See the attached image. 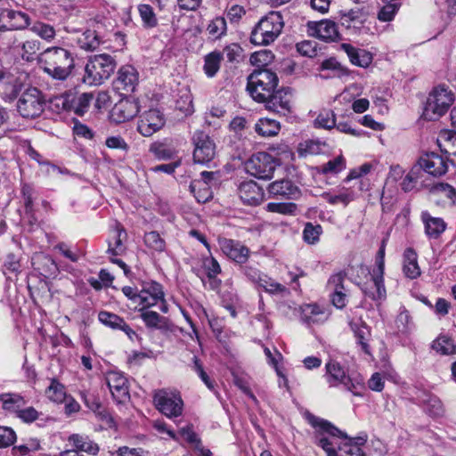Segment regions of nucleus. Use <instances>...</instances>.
<instances>
[{
  "instance_id": "obj_26",
  "label": "nucleus",
  "mask_w": 456,
  "mask_h": 456,
  "mask_svg": "<svg viewBox=\"0 0 456 456\" xmlns=\"http://www.w3.org/2000/svg\"><path fill=\"white\" fill-rule=\"evenodd\" d=\"M102 23L97 22L95 29H87L78 35L76 42L77 46L86 52H94L103 42V35L100 31Z\"/></svg>"
},
{
  "instance_id": "obj_33",
  "label": "nucleus",
  "mask_w": 456,
  "mask_h": 456,
  "mask_svg": "<svg viewBox=\"0 0 456 456\" xmlns=\"http://www.w3.org/2000/svg\"><path fill=\"white\" fill-rule=\"evenodd\" d=\"M341 48L347 54L350 61L359 67H368L372 61V55L364 49H358L349 44H342Z\"/></svg>"
},
{
  "instance_id": "obj_57",
  "label": "nucleus",
  "mask_w": 456,
  "mask_h": 456,
  "mask_svg": "<svg viewBox=\"0 0 456 456\" xmlns=\"http://www.w3.org/2000/svg\"><path fill=\"white\" fill-rule=\"evenodd\" d=\"M346 278L345 273H338L330 276L328 281V289L332 292L343 291L346 292V289L344 285V280Z\"/></svg>"
},
{
  "instance_id": "obj_53",
  "label": "nucleus",
  "mask_w": 456,
  "mask_h": 456,
  "mask_svg": "<svg viewBox=\"0 0 456 456\" xmlns=\"http://www.w3.org/2000/svg\"><path fill=\"white\" fill-rule=\"evenodd\" d=\"M297 209V204L293 202L288 203H268L267 210L273 213H279L282 215H296Z\"/></svg>"
},
{
  "instance_id": "obj_41",
  "label": "nucleus",
  "mask_w": 456,
  "mask_h": 456,
  "mask_svg": "<svg viewBox=\"0 0 456 456\" xmlns=\"http://www.w3.org/2000/svg\"><path fill=\"white\" fill-rule=\"evenodd\" d=\"M223 54L220 52H212L205 56L203 69L208 77H214L220 69Z\"/></svg>"
},
{
  "instance_id": "obj_61",
  "label": "nucleus",
  "mask_w": 456,
  "mask_h": 456,
  "mask_svg": "<svg viewBox=\"0 0 456 456\" xmlns=\"http://www.w3.org/2000/svg\"><path fill=\"white\" fill-rule=\"evenodd\" d=\"M296 49L303 56L313 57L316 54V44L310 40L297 43Z\"/></svg>"
},
{
  "instance_id": "obj_52",
  "label": "nucleus",
  "mask_w": 456,
  "mask_h": 456,
  "mask_svg": "<svg viewBox=\"0 0 456 456\" xmlns=\"http://www.w3.org/2000/svg\"><path fill=\"white\" fill-rule=\"evenodd\" d=\"M322 232V228L320 224H313L306 223L303 231V238L308 244H314L319 240V237Z\"/></svg>"
},
{
  "instance_id": "obj_13",
  "label": "nucleus",
  "mask_w": 456,
  "mask_h": 456,
  "mask_svg": "<svg viewBox=\"0 0 456 456\" xmlns=\"http://www.w3.org/2000/svg\"><path fill=\"white\" fill-rule=\"evenodd\" d=\"M165 123L163 113L158 109H151L139 117L137 131L142 136H151L159 131Z\"/></svg>"
},
{
  "instance_id": "obj_16",
  "label": "nucleus",
  "mask_w": 456,
  "mask_h": 456,
  "mask_svg": "<svg viewBox=\"0 0 456 456\" xmlns=\"http://www.w3.org/2000/svg\"><path fill=\"white\" fill-rule=\"evenodd\" d=\"M326 379L330 387L343 385L346 390L351 391L354 395H360L354 390L356 388L355 385L338 362L335 361L329 362L326 364Z\"/></svg>"
},
{
  "instance_id": "obj_2",
  "label": "nucleus",
  "mask_w": 456,
  "mask_h": 456,
  "mask_svg": "<svg viewBox=\"0 0 456 456\" xmlns=\"http://www.w3.org/2000/svg\"><path fill=\"white\" fill-rule=\"evenodd\" d=\"M43 70L57 80H66L75 68V59L70 51L61 46H52L42 52L38 58Z\"/></svg>"
},
{
  "instance_id": "obj_58",
  "label": "nucleus",
  "mask_w": 456,
  "mask_h": 456,
  "mask_svg": "<svg viewBox=\"0 0 456 456\" xmlns=\"http://www.w3.org/2000/svg\"><path fill=\"white\" fill-rule=\"evenodd\" d=\"M15 441V432L11 428L0 426V448L9 447Z\"/></svg>"
},
{
  "instance_id": "obj_50",
  "label": "nucleus",
  "mask_w": 456,
  "mask_h": 456,
  "mask_svg": "<svg viewBox=\"0 0 456 456\" xmlns=\"http://www.w3.org/2000/svg\"><path fill=\"white\" fill-rule=\"evenodd\" d=\"M21 195L24 200L25 212L27 215L30 216L31 219L36 221L37 219L34 217V203H33V195L34 189L29 184H23L21 187Z\"/></svg>"
},
{
  "instance_id": "obj_17",
  "label": "nucleus",
  "mask_w": 456,
  "mask_h": 456,
  "mask_svg": "<svg viewBox=\"0 0 456 456\" xmlns=\"http://www.w3.org/2000/svg\"><path fill=\"white\" fill-rule=\"evenodd\" d=\"M385 271V245L382 243L376 256V267L372 270V278L376 286V292L370 291L369 295L375 300L386 298L387 292L384 285Z\"/></svg>"
},
{
  "instance_id": "obj_24",
  "label": "nucleus",
  "mask_w": 456,
  "mask_h": 456,
  "mask_svg": "<svg viewBox=\"0 0 456 456\" xmlns=\"http://www.w3.org/2000/svg\"><path fill=\"white\" fill-rule=\"evenodd\" d=\"M291 90L289 88H281L274 90L272 96L265 103L269 110L286 115L290 111L291 107Z\"/></svg>"
},
{
  "instance_id": "obj_14",
  "label": "nucleus",
  "mask_w": 456,
  "mask_h": 456,
  "mask_svg": "<svg viewBox=\"0 0 456 456\" xmlns=\"http://www.w3.org/2000/svg\"><path fill=\"white\" fill-rule=\"evenodd\" d=\"M106 384L118 403H123L129 400V386L127 379L120 372L109 371L105 377Z\"/></svg>"
},
{
  "instance_id": "obj_29",
  "label": "nucleus",
  "mask_w": 456,
  "mask_h": 456,
  "mask_svg": "<svg viewBox=\"0 0 456 456\" xmlns=\"http://www.w3.org/2000/svg\"><path fill=\"white\" fill-rule=\"evenodd\" d=\"M424 175L420 170V167L416 164L412 166L410 171L403 179L400 186L404 192L419 191L426 187L424 182Z\"/></svg>"
},
{
  "instance_id": "obj_32",
  "label": "nucleus",
  "mask_w": 456,
  "mask_h": 456,
  "mask_svg": "<svg viewBox=\"0 0 456 456\" xmlns=\"http://www.w3.org/2000/svg\"><path fill=\"white\" fill-rule=\"evenodd\" d=\"M351 330L354 332L357 344L361 346L362 351L370 355V346L369 341L371 337L370 329L362 320L350 322Z\"/></svg>"
},
{
  "instance_id": "obj_1",
  "label": "nucleus",
  "mask_w": 456,
  "mask_h": 456,
  "mask_svg": "<svg viewBox=\"0 0 456 456\" xmlns=\"http://www.w3.org/2000/svg\"><path fill=\"white\" fill-rule=\"evenodd\" d=\"M309 422L318 428L320 434L315 436V443L327 452V456H365L360 447L364 444V438L348 439L330 422L315 416H311Z\"/></svg>"
},
{
  "instance_id": "obj_6",
  "label": "nucleus",
  "mask_w": 456,
  "mask_h": 456,
  "mask_svg": "<svg viewBox=\"0 0 456 456\" xmlns=\"http://www.w3.org/2000/svg\"><path fill=\"white\" fill-rule=\"evenodd\" d=\"M454 102V94L444 86H438L429 94L422 117L429 121L437 120L444 115Z\"/></svg>"
},
{
  "instance_id": "obj_19",
  "label": "nucleus",
  "mask_w": 456,
  "mask_h": 456,
  "mask_svg": "<svg viewBox=\"0 0 456 456\" xmlns=\"http://www.w3.org/2000/svg\"><path fill=\"white\" fill-rule=\"evenodd\" d=\"M415 399L424 411L433 418L443 416L444 410L441 400L426 389L416 387Z\"/></svg>"
},
{
  "instance_id": "obj_34",
  "label": "nucleus",
  "mask_w": 456,
  "mask_h": 456,
  "mask_svg": "<svg viewBox=\"0 0 456 456\" xmlns=\"http://www.w3.org/2000/svg\"><path fill=\"white\" fill-rule=\"evenodd\" d=\"M268 191L274 197L290 198L298 192V189L290 180L281 179L270 183Z\"/></svg>"
},
{
  "instance_id": "obj_51",
  "label": "nucleus",
  "mask_w": 456,
  "mask_h": 456,
  "mask_svg": "<svg viewBox=\"0 0 456 456\" xmlns=\"http://www.w3.org/2000/svg\"><path fill=\"white\" fill-rule=\"evenodd\" d=\"M126 238V232L123 228H117L116 235L114 237V243H109L108 252L113 256H118L123 253L125 248L123 246V240Z\"/></svg>"
},
{
  "instance_id": "obj_60",
  "label": "nucleus",
  "mask_w": 456,
  "mask_h": 456,
  "mask_svg": "<svg viewBox=\"0 0 456 456\" xmlns=\"http://www.w3.org/2000/svg\"><path fill=\"white\" fill-rule=\"evenodd\" d=\"M433 191L435 193L440 194L442 196L449 199L452 203L456 199V190L448 183H439L433 187Z\"/></svg>"
},
{
  "instance_id": "obj_18",
  "label": "nucleus",
  "mask_w": 456,
  "mask_h": 456,
  "mask_svg": "<svg viewBox=\"0 0 456 456\" xmlns=\"http://www.w3.org/2000/svg\"><path fill=\"white\" fill-rule=\"evenodd\" d=\"M138 85V73L132 66H123L118 71L113 82L114 89L120 94L133 93Z\"/></svg>"
},
{
  "instance_id": "obj_56",
  "label": "nucleus",
  "mask_w": 456,
  "mask_h": 456,
  "mask_svg": "<svg viewBox=\"0 0 456 456\" xmlns=\"http://www.w3.org/2000/svg\"><path fill=\"white\" fill-rule=\"evenodd\" d=\"M345 167L346 164L344 158L342 156H338L323 164L322 167V171L324 174H337L343 170Z\"/></svg>"
},
{
  "instance_id": "obj_22",
  "label": "nucleus",
  "mask_w": 456,
  "mask_h": 456,
  "mask_svg": "<svg viewBox=\"0 0 456 456\" xmlns=\"http://www.w3.org/2000/svg\"><path fill=\"white\" fill-rule=\"evenodd\" d=\"M139 304L143 308H149L163 301L164 291L162 286L156 281L144 282L142 288L138 293Z\"/></svg>"
},
{
  "instance_id": "obj_62",
  "label": "nucleus",
  "mask_w": 456,
  "mask_h": 456,
  "mask_svg": "<svg viewBox=\"0 0 456 456\" xmlns=\"http://www.w3.org/2000/svg\"><path fill=\"white\" fill-rule=\"evenodd\" d=\"M224 53L228 61H239L241 57L242 48L238 44H231L224 49Z\"/></svg>"
},
{
  "instance_id": "obj_59",
  "label": "nucleus",
  "mask_w": 456,
  "mask_h": 456,
  "mask_svg": "<svg viewBox=\"0 0 456 456\" xmlns=\"http://www.w3.org/2000/svg\"><path fill=\"white\" fill-rule=\"evenodd\" d=\"M321 70H330L333 76L341 77L346 74V70L335 58L324 60L321 64Z\"/></svg>"
},
{
  "instance_id": "obj_30",
  "label": "nucleus",
  "mask_w": 456,
  "mask_h": 456,
  "mask_svg": "<svg viewBox=\"0 0 456 456\" xmlns=\"http://www.w3.org/2000/svg\"><path fill=\"white\" fill-rule=\"evenodd\" d=\"M69 96L70 94H67L66 96L60 98L62 108L67 110H73L76 114L83 116L90 106V102L93 100V94L90 93H84L77 98H73L71 102H69Z\"/></svg>"
},
{
  "instance_id": "obj_3",
  "label": "nucleus",
  "mask_w": 456,
  "mask_h": 456,
  "mask_svg": "<svg viewBox=\"0 0 456 456\" xmlns=\"http://www.w3.org/2000/svg\"><path fill=\"white\" fill-rule=\"evenodd\" d=\"M284 20L281 12H270L256 24L250 34V42L255 45H269L281 34Z\"/></svg>"
},
{
  "instance_id": "obj_63",
  "label": "nucleus",
  "mask_w": 456,
  "mask_h": 456,
  "mask_svg": "<svg viewBox=\"0 0 456 456\" xmlns=\"http://www.w3.org/2000/svg\"><path fill=\"white\" fill-rule=\"evenodd\" d=\"M410 322V314L405 308H403L395 319V324L398 330L401 332H406L409 329Z\"/></svg>"
},
{
  "instance_id": "obj_5",
  "label": "nucleus",
  "mask_w": 456,
  "mask_h": 456,
  "mask_svg": "<svg viewBox=\"0 0 456 456\" xmlns=\"http://www.w3.org/2000/svg\"><path fill=\"white\" fill-rule=\"evenodd\" d=\"M117 68L115 58L108 53L97 54L88 60L84 82L88 85H101L114 73Z\"/></svg>"
},
{
  "instance_id": "obj_27",
  "label": "nucleus",
  "mask_w": 456,
  "mask_h": 456,
  "mask_svg": "<svg viewBox=\"0 0 456 456\" xmlns=\"http://www.w3.org/2000/svg\"><path fill=\"white\" fill-rule=\"evenodd\" d=\"M238 193L244 203L251 206L259 205L264 200L262 188L252 180L241 183Z\"/></svg>"
},
{
  "instance_id": "obj_40",
  "label": "nucleus",
  "mask_w": 456,
  "mask_h": 456,
  "mask_svg": "<svg viewBox=\"0 0 456 456\" xmlns=\"http://www.w3.org/2000/svg\"><path fill=\"white\" fill-rule=\"evenodd\" d=\"M227 31L226 20L224 17L217 16L209 21L207 27V32L209 38L213 40L220 39Z\"/></svg>"
},
{
  "instance_id": "obj_43",
  "label": "nucleus",
  "mask_w": 456,
  "mask_h": 456,
  "mask_svg": "<svg viewBox=\"0 0 456 456\" xmlns=\"http://www.w3.org/2000/svg\"><path fill=\"white\" fill-rule=\"evenodd\" d=\"M0 401L4 409L10 411L18 412L25 405L23 397L18 394H2L0 395Z\"/></svg>"
},
{
  "instance_id": "obj_7",
  "label": "nucleus",
  "mask_w": 456,
  "mask_h": 456,
  "mask_svg": "<svg viewBox=\"0 0 456 456\" xmlns=\"http://www.w3.org/2000/svg\"><path fill=\"white\" fill-rule=\"evenodd\" d=\"M17 110L24 118L33 119L45 110V100L43 93L37 87L26 88L17 101Z\"/></svg>"
},
{
  "instance_id": "obj_20",
  "label": "nucleus",
  "mask_w": 456,
  "mask_h": 456,
  "mask_svg": "<svg viewBox=\"0 0 456 456\" xmlns=\"http://www.w3.org/2000/svg\"><path fill=\"white\" fill-rule=\"evenodd\" d=\"M416 165L420 167L424 175L427 173L433 176H440L447 171L446 161L441 155L435 152L424 154L419 158Z\"/></svg>"
},
{
  "instance_id": "obj_15",
  "label": "nucleus",
  "mask_w": 456,
  "mask_h": 456,
  "mask_svg": "<svg viewBox=\"0 0 456 456\" xmlns=\"http://www.w3.org/2000/svg\"><path fill=\"white\" fill-rule=\"evenodd\" d=\"M368 18V12L363 7H354L339 12L342 27L354 34H358Z\"/></svg>"
},
{
  "instance_id": "obj_11",
  "label": "nucleus",
  "mask_w": 456,
  "mask_h": 456,
  "mask_svg": "<svg viewBox=\"0 0 456 456\" xmlns=\"http://www.w3.org/2000/svg\"><path fill=\"white\" fill-rule=\"evenodd\" d=\"M31 24L28 14L9 7H0V30H22Z\"/></svg>"
},
{
  "instance_id": "obj_38",
  "label": "nucleus",
  "mask_w": 456,
  "mask_h": 456,
  "mask_svg": "<svg viewBox=\"0 0 456 456\" xmlns=\"http://www.w3.org/2000/svg\"><path fill=\"white\" fill-rule=\"evenodd\" d=\"M432 348L444 355L456 354V341L447 335H440L433 341Z\"/></svg>"
},
{
  "instance_id": "obj_10",
  "label": "nucleus",
  "mask_w": 456,
  "mask_h": 456,
  "mask_svg": "<svg viewBox=\"0 0 456 456\" xmlns=\"http://www.w3.org/2000/svg\"><path fill=\"white\" fill-rule=\"evenodd\" d=\"M194 145L193 160L195 163L207 164L216 156V144L203 131H196L192 135Z\"/></svg>"
},
{
  "instance_id": "obj_35",
  "label": "nucleus",
  "mask_w": 456,
  "mask_h": 456,
  "mask_svg": "<svg viewBox=\"0 0 456 456\" xmlns=\"http://www.w3.org/2000/svg\"><path fill=\"white\" fill-rule=\"evenodd\" d=\"M421 218L426 234L430 238H437L445 230V223L442 218L433 217L428 212H423Z\"/></svg>"
},
{
  "instance_id": "obj_28",
  "label": "nucleus",
  "mask_w": 456,
  "mask_h": 456,
  "mask_svg": "<svg viewBox=\"0 0 456 456\" xmlns=\"http://www.w3.org/2000/svg\"><path fill=\"white\" fill-rule=\"evenodd\" d=\"M220 246L223 252L234 262L244 264L248 261L249 249L240 242L231 239H224L220 241Z\"/></svg>"
},
{
  "instance_id": "obj_4",
  "label": "nucleus",
  "mask_w": 456,
  "mask_h": 456,
  "mask_svg": "<svg viewBox=\"0 0 456 456\" xmlns=\"http://www.w3.org/2000/svg\"><path fill=\"white\" fill-rule=\"evenodd\" d=\"M278 82L275 72L267 69H257L248 76L247 89L255 101L265 102L272 96Z\"/></svg>"
},
{
  "instance_id": "obj_21",
  "label": "nucleus",
  "mask_w": 456,
  "mask_h": 456,
  "mask_svg": "<svg viewBox=\"0 0 456 456\" xmlns=\"http://www.w3.org/2000/svg\"><path fill=\"white\" fill-rule=\"evenodd\" d=\"M138 112V102L133 99L124 98L113 106L110 118L116 123H123L132 119Z\"/></svg>"
},
{
  "instance_id": "obj_23",
  "label": "nucleus",
  "mask_w": 456,
  "mask_h": 456,
  "mask_svg": "<svg viewBox=\"0 0 456 456\" xmlns=\"http://www.w3.org/2000/svg\"><path fill=\"white\" fill-rule=\"evenodd\" d=\"M141 318L144 324L149 329H155L160 330L162 333H173L175 327L169 322V320L164 316L159 315L157 312L147 310V308H142Z\"/></svg>"
},
{
  "instance_id": "obj_8",
  "label": "nucleus",
  "mask_w": 456,
  "mask_h": 456,
  "mask_svg": "<svg viewBox=\"0 0 456 456\" xmlns=\"http://www.w3.org/2000/svg\"><path fill=\"white\" fill-rule=\"evenodd\" d=\"M276 159L269 153L260 151L253 154L245 163V170L250 175L263 180H268L273 177Z\"/></svg>"
},
{
  "instance_id": "obj_12",
  "label": "nucleus",
  "mask_w": 456,
  "mask_h": 456,
  "mask_svg": "<svg viewBox=\"0 0 456 456\" xmlns=\"http://www.w3.org/2000/svg\"><path fill=\"white\" fill-rule=\"evenodd\" d=\"M306 32L310 37L324 42H336L340 39L338 26L330 20L308 21L306 23Z\"/></svg>"
},
{
  "instance_id": "obj_44",
  "label": "nucleus",
  "mask_w": 456,
  "mask_h": 456,
  "mask_svg": "<svg viewBox=\"0 0 456 456\" xmlns=\"http://www.w3.org/2000/svg\"><path fill=\"white\" fill-rule=\"evenodd\" d=\"M45 394L51 401L55 403H62L66 398L65 387L54 379H52Z\"/></svg>"
},
{
  "instance_id": "obj_42",
  "label": "nucleus",
  "mask_w": 456,
  "mask_h": 456,
  "mask_svg": "<svg viewBox=\"0 0 456 456\" xmlns=\"http://www.w3.org/2000/svg\"><path fill=\"white\" fill-rule=\"evenodd\" d=\"M324 313L317 305H305L302 306L301 318L308 325L322 321Z\"/></svg>"
},
{
  "instance_id": "obj_25",
  "label": "nucleus",
  "mask_w": 456,
  "mask_h": 456,
  "mask_svg": "<svg viewBox=\"0 0 456 456\" xmlns=\"http://www.w3.org/2000/svg\"><path fill=\"white\" fill-rule=\"evenodd\" d=\"M99 321L105 326L112 330H119L126 334L132 341L138 338L136 332L125 322V320L116 314L107 311H101L98 314Z\"/></svg>"
},
{
  "instance_id": "obj_46",
  "label": "nucleus",
  "mask_w": 456,
  "mask_h": 456,
  "mask_svg": "<svg viewBox=\"0 0 456 456\" xmlns=\"http://www.w3.org/2000/svg\"><path fill=\"white\" fill-rule=\"evenodd\" d=\"M41 43L37 39H28L21 45V58L26 61H33L37 52L40 50Z\"/></svg>"
},
{
  "instance_id": "obj_49",
  "label": "nucleus",
  "mask_w": 456,
  "mask_h": 456,
  "mask_svg": "<svg viewBox=\"0 0 456 456\" xmlns=\"http://www.w3.org/2000/svg\"><path fill=\"white\" fill-rule=\"evenodd\" d=\"M140 17L146 28H154L158 24L153 8L149 4H140L138 6Z\"/></svg>"
},
{
  "instance_id": "obj_55",
  "label": "nucleus",
  "mask_w": 456,
  "mask_h": 456,
  "mask_svg": "<svg viewBox=\"0 0 456 456\" xmlns=\"http://www.w3.org/2000/svg\"><path fill=\"white\" fill-rule=\"evenodd\" d=\"M190 191L194 194L199 202H205L211 196L209 188H201V182L200 180H194L191 183Z\"/></svg>"
},
{
  "instance_id": "obj_47",
  "label": "nucleus",
  "mask_w": 456,
  "mask_h": 456,
  "mask_svg": "<svg viewBox=\"0 0 456 456\" xmlns=\"http://www.w3.org/2000/svg\"><path fill=\"white\" fill-rule=\"evenodd\" d=\"M257 284L269 293H283L287 291L285 286L276 282L265 274L257 275Z\"/></svg>"
},
{
  "instance_id": "obj_48",
  "label": "nucleus",
  "mask_w": 456,
  "mask_h": 456,
  "mask_svg": "<svg viewBox=\"0 0 456 456\" xmlns=\"http://www.w3.org/2000/svg\"><path fill=\"white\" fill-rule=\"evenodd\" d=\"M144 243L149 248L157 252H163L166 248L165 240L157 232H150L145 233Z\"/></svg>"
},
{
  "instance_id": "obj_54",
  "label": "nucleus",
  "mask_w": 456,
  "mask_h": 456,
  "mask_svg": "<svg viewBox=\"0 0 456 456\" xmlns=\"http://www.w3.org/2000/svg\"><path fill=\"white\" fill-rule=\"evenodd\" d=\"M150 151L159 159H170L174 156V151L165 144L154 142L150 147Z\"/></svg>"
},
{
  "instance_id": "obj_37",
  "label": "nucleus",
  "mask_w": 456,
  "mask_h": 456,
  "mask_svg": "<svg viewBox=\"0 0 456 456\" xmlns=\"http://www.w3.org/2000/svg\"><path fill=\"white\" fill-rule=\"evenodd\" d=\"M281 129L280 123L272 118H260L255 125V131L263 137L277 135Z\"/></svg>"
},
{
  "instance_id": "obj_36",
  "label": "nucleus",
  "mask_w": 456,
  "mask_h": 456,
  "mask_svg": "<svg viewBox=\"0 0 456 456\" xmlns=\"http://www.w3.org/2000/svg\"><path fill=\"white\" fill-rule=\"evenodd\" d=\"M403 273L410 279H415L420 275L417 253L411 248H406L403 254Z\"/></svg>"
},
{
  "instance_id": "obj_9",
  "label": "nucleus",
  "mask_w": 456,
  "mask_h": 456,
  "mask_svg": "<svg viewBox=\"0 0 456 456\" xmlns=\"http://www.w3.org/2000/svg\"><path fill=\"white\" fill-rule=\"evenodd\" d=\"M153 401L156 408L167 418H176L183 413V402L181 396L161 389L155 392Z\"/></svg>"
},
{
  "instance_id": "obj_45",
  "label": "nucleus",
  "mask_w": 456,
  "mask_h": 456,
  "mask_svg": "<svg viewBox=\"0 0 456 456\" xmlns=\"http://www.w3.org/2000/svg\"><path fill=\"white\" fill-rule=\"evenodd\" d=\"M314 126L318 128L332 129L336 126V115L330 110H323L314 119Z\"/></svg>"
},
{
  "instance_id": "obj_31",
  "label": "nucleus",
  "mask_w": 456,
  "mask_h": 456,
  "mask_svg": "<svg viewBox=\"0 0 456 456\" xmlns=\"http://www.w3.org/2000/svg\"><path fill=\"white\" fill-rule=\"evenodd\" d=\"M72 448H76L79 452H86L89 455H96L99 452V445L86 435L72 434L67 439Z\"/></svg>"
},
{
  "instance_id": "obj_39",
  "label": "nucleus",
  "mask_w": 456,
  "mask_h": 456,
  "mask_svg": "<svg viewBox=\"0 0 456 456\" xmlns=\"http://www.w3.org/2000/svg\"><path fill=\"white\" fill-rule=\"evenodd\" d=\"M28 28L34 34L46 42H52L56 37V30L53 26L42 21L31 22Z\"/></svg>"
},
{
  "instance_id": "obj_64",
  "label": "nucleus",
  "mask_w": 456,
  "mask_h": 456,
  "mask_svg": "<svg viewBox=\"0 0 456 456\" xmlns=\"http://www.w3.org/2000/svg\"><path fill=\"white\" fill-rule=\"evenodd\" d=\"M328 147L325 142L319 140H310L305 142V151L309 154H320L322 153Z\"/></svg>"
}]
</instances>
